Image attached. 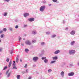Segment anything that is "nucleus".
Here are the masks:
<instances>
[{
  "mask_svg": "<svg viewBox=\"0 0 79 79\" xmlns=\"http://www.w3.org/2000/svg\"><path fill=\"white\" fill-rule=\"evenodd\" d=\"M46 33L47 34H50V33H48V32H46Z\"/></svg>",
  "mask_w": 79,
  "mask_h": 79,
  "instance_id": "obj_41",
  "label": "nucleus"
},
{
  "mask_svg": "<svg viewBox=\"0 0 79 79\" xmlns=\"http://www.w3.org/2000/svg\"><path fill=\"white\" fill-rule=\"evenodd\" d=\"M75 43V41H73L71 43V45H74V44Z\"/></svg>",
  "mask_w": 79,
  "mask_h": 79,
  "instance_id": "obj_17",
  "label": "nucleus"
},
{
  "mask_svg": "<svg viewBox=\"0 0 79 79\" xmlns=\"http://www.w3.org/2000/svg\"><path fill=\"white\" fill-rule=\"evenodd\" d=\"M3 31H4V32H6V28H4L3 29Z\"/></svg>",
  "mask_w": 79,
  "mask_h": 79,
  "instance_id": "obj_19",
  "label": "nucleus"
},
{
  "mask_svg": "<svg viewBox=\"0 0 79 79\" xmlns=\"http://www.w3.org/2000/svg\"><path fill=\"white\" fill-rule=\"evenodd\" d=\"M25 43L27 45H31V42H30L29 40L26 41L25 42Z\"/></svg>",
  "mask_w": 79,
  "mask_h": 79,
  "instance_id": "obj_4",
  "label": "nucleus"
},
{
  "mask_svg": "<svg viewBox=\"0 0 79 79\" xmlns=\"http://www.w3.org/2000/svg\"><path fill=\"white\" fill-rule=\"evenodd\" d=\"M38 58L37 57H35L33 58V60H34L35 61H36L37 60H38Z\"/></svg>",
  "mask_w": 79,
  "mask_h": 79,
  "instance_id": "obj_7",
  "label": "nucleus"
},
{
  "mask_svg": "<svg viewBox=\"0 0 79 79\" xmlns=\"http://www.w3.org/2000/svg\"><path fill=\"white\" fill-rule=\"evenodd\" d=\"M13 52H10V53H11V54H12V53Z\"/></svg>",
  "mask_w": 79,
  "mask_h": 79,
  "instance_id": "obj_47",
  "label": "nucleus"
},
{
  "mask_svg": "<svg viewBox=\"0 0 79 79\" xmlns=\"http://www.w3.org/2000/svg\"><path fill=\"white\" fill-rule=\"evenodd\" d=\"M7 69V67H5L3 69V70H5V69Z\"/></svg>",
  "mask_w": 79,
  "mask_h": 79,
  "instance_id": "obj_31",
  "label": "nucleus"
},
{
  "mask_svg": "<svg viewBox=\"0 0 79 79\" xmlns=\"http://www.w3.org/2000/svg\"><path fill=\"white\" fill-rule=\"evenodd\" d=\"M52 69H50L48 70V73H50L51 71H52Z\"/></svg>",
  "mask_w": 79,
  "mask_h": 79,
  "instance_id": "obj_22",
  "label": "nucleus"
},
{
  "mask_svg": "<svg viewBox=\"0 0 79 79\" xmlns=\"http://www.w3.org/2000/svg\"><path fill=\"white\" fill-rule=\"evenodd\" d=\"M41 44L42 45H44V44H45V43L44 42H42L41 43Z\"/></svg>",
  "mask_w": 79,
  "mask_h": 79,
  "instance_id": "obj_27",
  "label": "nucleus"
},
{
  "mask_svg": "<svg viewBox=\"0 0 79 79\" xmlns=\"http://www.w3.org/2000/svg\"><path fill=\"white\" fill-rule=\"evenodd\" d=\"M13 69H17V68L16 66H14L13 67Z\"/></svg>",
  "mask_w": 79,
  "mask_h": 79,
  "instance_id": "obj_25",
  "label": "nucleus"
},
{
  "mask_svg": "<svg viewBox=\"0 0 79 79\" xmlns=\"http://www.w3.org/2000/svg\"><path fill=\"white\" fill-rule=\"evenodd\" d=\"M15 28L16 29H18V26L16 25L15 27Z\"/></svg>",
  "mask_w": 79,
  "mask_h": 79,
  "instance_id": "obj_34",
  "label": "nucleus"
},
{
  "mask_svg": "<svg viewBox=\"0 0 79 79\" xmlns=\"http://www.w3.org/2000/svg\"><path fill=\"white\" fill-rule=\"evenodd\" d=\"M24 26V27H26V26H27V25H25Z\"/></svg>",
  "mask_w": 79,
  "mask_h": 79,
  "instance_id": "obj_44",
  "label": "nucleus"
},
{
  "mask_svg": "<svg viewBox=\"0 0 79 79\" xmlns=\"http://www.w3.org/2000/svg\"><path fill=\"white\" fill-rule=\"evenodd\" d=\"M29 21L32 22V21H34V18H30L28 19Z\"/></svg>",
  "mask_w": 79,
  "mask_h": 79,
  "instance_id": "obj_5",
  "label": "nucleus"
},
{
  "mask_svg": "<svg viewBox=\"0 0 79 79\" xmlns=\"http://www.w3.org/2000/svg\"><path fill=\"white\" fill-rule=\"evenodd\" d=\"M2 50H3V49L2 48H0V52H2Z\"/></svg>",
  "mask_w": 79,
  "mask_h": 79,
  "instance_id": "obj_36",
  "label": "nucleus"
},
{
  "mask_svg": "<svg viewBox=\"0 0 79 79\" xmlns=\"http://www.w3.org/2000/svg\"><path fill=\"white\" fill-rule=\"evenodd\" d=\"M55 37H56V35H53L52 36V37L53 38Z\"/></svg>",
  "mask_w": 79,
  "mask_h": 79,
  "instance_id": "obj_32",
  "label": "nucleus"
},
{
  "mask_svg": "<svg viewBox=\"0 0 79 79\" xmlns=\"http://www.w3.org/2000/svg\"><path fill=\"white\" fill-rule=\"evenodd\" d=\"M1 42V40H0V43Z\"/></svg>",
  "mask_w": 79,
  "mask_h": 79,
  "instance_id": "obj_51",
  "label": "nucleus"
},
{
  "mask_svg": "<svg viewBox=\"0 0 79 79\" xmlns=\"http://www.w3.org/2000/svg\"><path fill=\"white\" fill-rule=\"evenodd\" d=\"M26 71L27 72V70H26Z\"/></svg>",
  "mask_w": 79,
  "mask_h": 79,
  "instance_id": "obj_48",
  "label": "nucleus"
},
{
  "mask_svg": "<svg viewBox=\"0 0 79 79\" xmlns=\"http://www.w3.org/2000/svg\"><path fill=\"white\" fill-rule=\"evenodd\" d=\"M78 65L79 66V63H78Z\"/></svg>",
  "mask_w": 79,
  "mask_h": 79,
  "instance_id": "obj_49",
  "label": "nucleus"
},
{
  "mask_svg": "<svg viewBox=\"0 0 79 79\" xmlns=\"http://www.w3.org/2000/svg\"><path fill=\"white\" fill-rule=\"evenodd\" d=\"M20 75H18L17 76V79H20Z\"/></svg>",
  "mask_w": 79,
  "mask_h": 79,
  "instance_id": "obj_16",
  "label": "nucleus"
},
{
  "mask_svg": "<svg viewBox=\"0 0 79 79\" xmlns=\"http://www.w3.org/2000/svg\"><path fill=\"white\" fill-rule=\"evenodd\" d=\"M5 36V35L4 34H2L1 35V38H3V36Z\"/></svg>",
  "mask_w": 79,
  "mask_h": 79,
  "instance_id": "obj_23",
  "label": "nucleus"
},
{
  "mask_svg": "<svg viewBox=\"0 0 79 79\" xmlns=\"http://www.w3.org/2000/svg\"><path fill=\"white\" fill-rule=\"evenodd\" d=\"M4 2H10V0H4Z\"/></svg>",
  "mask_w": 79,
  "mask_h": 79,
  "instance_id": "obj_24",
  "label": "nucleus"
},
{
  "mask_svg": "<svg viewBox=\"0 0 79 79\" xmlns=\"http://www.w3.org/2000/svg\"><path fill=\"white\" fill-rule=\"evenodd\" d=\"M13 62H14L13 63L15 64V61H13Z\"/></svg>",
  "mask_w": 79,
  "mask_h": 79,
  "instance_id": "obj_46",
  "label": "nucleus"
},
{
  "mask_svg": "<svg viewBox=\"0 0 79 79\" xmlns=\"http://www.w3.org/2000/svg\"><path fill=\"white\" fill-rule=\"evenodd\" d=\"M53 60H57L58 59V57L57 56H55L53 57Z\"/></svg>",
  "mask_w": 79,
  "mask_h": 79,
  "instance_id": "obj_15",
  "label": "nucleus"
},
{
  "mask_svg": "<svg viewBox=\"0 0 79 79\" xmlns=\"http://www.w3.org/2000/svg\"><path fill=\"white\" fill-rule=\"evenodd\" d=\"M42 59L43 60H45L44 61L45 63H47V62H48V60L46 59V57H45L44 58L42 57Z\"/></svg>",
  "mask_w": 79,
  "mask_h": 79,
  "instance_id": "obj_3",
  "label": "nucleus"
},
{
  "mask_svg": "<svg viewBox=\"0 0 79 79\" xmlns=\"http://www.w3.org/2000/svg\"><path fill=\"white\" fill-rule=\"evenodd\" d=\"M13 66H15V64L13 63Z\"/></svg>",
  "mask_w": 79,
  "mask_h": 79,
  "instance_id": "obj_37",
  "label": "nucleus"
},
{
  "mask_svg": "<svg viewBox=\"0 0 79 79\" xmlns=\"http://www.w3.org/2000/svg\"><path fill=\"white\" fill-rule=\"evenodd\" d=\"M8 72H9V70L7 71L6 72V74H8Z\"/></svg>",
  "mask_w": 79,
  "mask_h": 79,
  "instance_id": "obj_38",
  "label": "nucleus"
},
{
  "mask_svg": "<svg viewBox=\"0 0 79 79\" xmlns=\"http://www.w3.org/2000/svg\"><path fill=\"white\" fill-rule=\"evenodd\" d=\"M21 62H22V60L21 59H20Z\"/></svg>",
  "mask_w": 79,
  "mask_h": 79,
  "instance_id": "obj_45",
  "label": "nucleus"
},
{
  "mask_svg": "<svg viewBox=\"0 0 79 79\" xmlns=\"http://www.w3.org/2000/svg\"><path fill=\"white\" fill-rule=\"evenodd\" d=\"M23 40H25V39H23Z\"/></svg>",
  "mask_w": 79,
  "mask_h": 79,
  "instance_id": "obj_52",
  "label": "nucleus"
},
{
  "mask_svg": "<svg viewBox=\"0 0 79 79\" xmlns=\"http://www.w3.org/2000/svg\"><path fill=\"white\" fill-rule=\"evenodd\" d=\"M74 74V73L71 72L68 74V75L69 76H73Z\"/></svg>",
  "mask_w": 79,
  "mask_h": 79,
  "instance_id": "obj_8",
  "label": "nucleus"
},
{
  "mask_svg": "<svg viewBox=\"0 0 79 79\" xmlns=\"http://www.w3.org/2000/svg\"><path fill=\"white\" fill-rule=\"evenodd\" d=\"M10 60V59H8L7 58L6 60V61L7 62H9V60Z\"/></svg>",
  "mask_w": 79,
  "mask_h": 79,
  "instance_id": "obj_28",
  "label": "nucleus"
},
{
  "mask_svg": "<svg viewBox=\"0 0 79 79\" xmlns=\"http://www.w3.org/2000/svg\"><path fill=\"white\" fill-rule=\"evenodd\" d=\"M6 15H7V13H5L4 15V16H6Z\"/></svg>",
  "mask_w": 79,
  "mask_h": 79,
  "instance_id": "obj_26",
  "label": "nucleus"
},
{
  "mask_svg": "<svg viewBox=\"0 0 79 79\" xmlns=\"http://www.w3.org/2000/svg\"><path fill=\"white\" fill-rule=\"evenodd\" d=\"M78 16H79V15Z\"/></svg>",
  "mask_w": 79,
  "mask_h": 79,
  "instance_id": "obj_53",
  "label": "nucleus"
},
{
  "mask_svg": "<svg viewBox=\"0 0 79 79\" xmlns=\"http://www.w3.org/2000/svg\"><path fill=\"white\" fill-rule=\"evenodd\" d=\"M35 42H36L35 40H32V43L33 44H34V43H35Z\"/></svg>",
  "mask_w": 79,
  "mask_h": 79,
  "instance_id": "obj_20",
  "label": "nucleus"
},
{
  "mask_svg": "<svg viewBox=\"0 0 79 79\" xmlns=\"http://www.w3.org/2000/svg\"><path fill=\"white\" fill-rule=\"evenodd\" d=\"M12 61L11 60H10L9 62V67L10 68V66H11V63H12Z\"/></svg>",
  "mask_w": 79,
  "mask_h": 79,
  "instance_id": "obj_13",
  "label": "nucleus"
},
{
  "mask_svg": "<svg viewBox=\"0 0 79 79\" xmlns=\"http://www.w3.org/2000/svg\"><path fill=\"white\" fill-rule=\"evenodd\" d=\"M55 62H56V61H51V64H52V63H55Z\"/></svg>",
  "mask_w": 79,
  "mask_h": 79,
  "instance_id": "obj_21",
  "label": "nucleus"
},
{
  "mask_svg": "<svg viewBox=\"0 0 79 79\" xmlns=\"http://www.w3.org/2000/svg\"><path fill=\"white\" fill-rule=\"evenodd\" d=\"M76 53V51L73 50H69V55H72L73 53Z\"/></svg>",
  "mask_w": 79,
  "mask_h": 79,
  "instance_id": "obj_1",
  "label": "nucleus"
},
{
  "mask_svg": "<svg viewBox=\"0 0 79 79\" xmlns=\"http://www.w3.org/2000/svg\"><path fill=\"white\" fill-rule=\"evenodd\" d=\"M27 64H26L24 66V68H27Z\"/></svg>",
  "mask_w": 79,
  "mask_h": 79,
  "instance_id": "obj_33",
  "label": "nucleus"
},
{
  "mask_svg": "<svg viewBox=\"0 0 79 79\" xmlns=\"http://www.w3.org/2000/svg\"><path fill=\"white\" fill-rule=\"evenodd\" d=\"M25 51L26 53H28L29 52V49L27 48L25 49Z\"/></svg>",
  "mask_w": 79,
  "mask_h": 79,
  "instance_id": "obj_14",
  "label": "nucleus"
},
{
  "mask_svg": "<svg viewBox=\"0 0 79 79\" xmlns=\"http://www.w3.org/2000/svg\"><path fill=\"white\" fill-rule=\"evenodd\" d=\"M31 79V77H28V79Z\"/></svg>",
  "mask_w": 79,
  "mask_h": 79,
  "instance_id": "obj_40",
  "label": "nucleus"
},
{
  "mask_svg": "<svg viewBox=\"0 0 79 79\" xmlns=\"http://www.w3.org/2000/svg\"><path fill=\"white\" fill-rule=\"evenodd\" d=\"M29 15V14L28 13H25L24 14V16L26 18L27 16H28Z\"/></svg>",
  "mask_w": 79,
  "mask_h": 79,
  "instance_id": "obj_9",
  "label": "nucleus"
},
{
  "mask_svg": "<svg viewBox=\"0 0 79 79\" xmlns=\"http://www.w3.org/2000/svg\"><path fill=\"white\" fill-rule=\"evenodd\" d=\"M22 45L23 46H24V44H22Z\"/></svg>",
  "mask_w": 79,
  "mask_h": 79,
  "instance_id": "obj_50",
  "label": "nucleus"
},
{
  "mask_svg": "<svg viewBox=\"0 0 79 79\" xmlns=\"http://www.w3.org/2000/svg\"><path fill=\"white\" fill-rule=\"evenodd\" d=\"M51 5H51V4H48V6H51Z\"/></svg>",
  "mask_w": 79,
  "mask_h": 79,
  "instance_id": "obj_43",
  "label": "nucleus"
},
{
  "mask_svg": "<svg viewBox=\"0 0 79 79\" xmlns=\"http://www.w3.org/2000/svg\"><path fill=\"white\" fill-rule=\"evenodd\" d=\"M10 31H12V28H10Z\"/></svg>",
  "mask_w": 79,
  "mask_h": 79,
  "instance_id": "obj_42",
  "label": "nucleus"
},
{
  "mask_svg": "<svg viewBox=\"0 0 79 79\" xmlns=\"http://www.w3.org/2000/svg\"><path fill=\"white\" fill-rule=\"evenodd\" d=\"M64 72H63V71H62L60 73V74L62 77H63L64 76Z\"/></svg>",
  "mask_w": 79,
  "mask_h": 79,
  "instance_id": "obj_11",
  "label": "nucleus"
},
{
  "mask_svg": "<svg viewBox=\"0 0 79 79\" xmlns=\"http://www.w3.org/2000/svg\"><path fill=\"white\" fill-rule=\"evenodd\" d=\"M75 33H76V31H75L73 30L70 32V34L71 35H74Z\"/></svg>",
  "mask_w": 79,
  "mask_h": 79,
  "instance_id": "obj_6",
  "label": "nucleus"
},
{
  "mask_svg": "<svg viewBox=\"0 0 79 79\" xmlns=\"http://www.w3.org/2000/svg\"><path fill=\"white\" fill-rule=\"evenodd\" d=\"M10 74H11V73H9L7 75L8 77H9L10 76Z\"/></svg>",
  "mask_w": 79,
  "mask_h": 79,
  "instance_id": "obj_30",
  "label": "nucleus"
},
{
  "mask_svg": "<svg viewBox=\"0 0 79 79\" xmlns=\"http://www.w3.org/2000/svg\"><path fill=\"white\" fill-rule=\"evenodd\" d=\"M18 56H17V57L16 58V62L17 63H18V61H19V59Z\"/></svg>",
  "mask_w": 79,
  "mask_h": 79,
  "instance_id": "obj_12",
  "label": "nucleus"
},
{
  "mask_svg": "<svg viewBox=\"0 0 79 79\" xmlns=\"http://www.w3.org/2000/svg\"><path fill=\"white\" fill-rule=\"evenodd\" d=\"M3 32V31H0V34H2Z\"/></svg>",
  "mask_w": 79,
  "mask_h": 79,
  "instance_id": "obj_39",
  "label": "nucleus"
},
{
  "mask_svg": "<svg viewBox=\"0 0 79 79\" xmlns=\"http://www.w3.org/2000/svg\"><path fill=\"white\" fill-rule=\"evenodd\" d=\"M52 1L53 2H57V0H52Z\"/></svg>",
  "mask_w": 79,
  "mask_h": 79,
  "instance_id": "obj_29",
  "label": "nucleus"
},
{
  "mask_svg": "<svg viewBox=\"0 0 79 79\" xmlns=\"http://www.w3.org/2000/svg\"><path fill=\"white\" fill-rule=\"evenodd\" d=\"M60 52V51L58 50L56 51L55 52H54V54L56 55V54H58V53H59Z\"/></svg>",
  "mask_w": 79,
  "mask_h": 79,
  "instance_id": "obj_10",
  "label": "nucleus"
},
{
  "mask_svg": "<svg viewBox=\"0 0 79 79\" xmlns=\"http://www.w3.org/2000/svg\"><path fill=\"white\" fill-rule=\"evenodd\" d=\"M45 6H41L40 8V11L42 12L44 11V9H45Z\"/></svg>",
  "mask_w": 79,
  "mask_h": 79,
  "instance_id": "obj_2",
  "label": "nucleus"
},
{
  "mask_svg": "<svg viewBox=\"0 0 79 79\" xmlns=\"http://www.w3.org/2000/svg\"><path fill=\"white\" fill-rule=\"evenodd\" d=\"M19 41H20L21 40V38L20 37H19Z\"/></svg>",
  "mask_w": 79,
  "mask_h": 79,
  "instance_id": "obj_35",
  "label": "nucleus"
},
{
  "mask_svg": "<svg viewBox=\"0 0 79 79\" xmlns=\"http://www.w3.org/2000/svg\"><path fill=\"white\" fill-rule=\"evenodd\" d=\"M32 32V34L34 35L35 34H36V33H37V32H36V31H33Z\"/></svg>",
  "mask_w": 79,
  "mask_h": 79,
  "instance_id": "obj_18",
  "label": "nucleus"
}]
</instances>
